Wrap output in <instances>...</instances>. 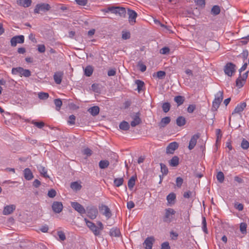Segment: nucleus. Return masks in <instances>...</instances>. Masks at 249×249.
<instances>
[{
    "mask_svg": "<svg viewBox=\"0 0 249 249\" xmlns=\"http://www.w3.org/2000/svg\"><path fill=\"white\" fill-rule=\"evenodd\" d=\"M223 99V91H219L215 95V98L212 103V110L216 111Z\"/></svg>",
    "mask_w": 249,
    "mask_h": 249,
    "instance_id": "nucleus-1",
    "label": "nucleus"
},
{
    "mask_svg": "<svg viewBox=\"0 0 249 249\" xmlns=\"http://www.w3.org/2000/svg\"><path fill=\"white\" fill-rule=\"evenodd\" d=\"M12 73L14 75L19 74L21 77L24 76L25 77H29L31 75V71L29 70L24 69L20 67L13 68Z\"/></svg>",
    "mask_w": 249,
    "mask_h": 249,
    "instance_id": "nucleus-2",
    "label": "nucleus"
},
{
    "mask_svg": "<svg viewBox=\"0 0 249 249\" xmlns=\"http://www.w3.org/2000/svg\"><path fill=\"white\" fill-rule=\"evenodd\" d=\"M176 211L172 208H167L165 210V213L163 216V221L165 223H170L174 218Z\"/></svg>",
    "mask_w": 249,
    "mask_h": 249,
    "instance_id": "nucleus-3",
    "label": "nucleus"
},
{
    "mask_svg": "<svg viewBox=\"0 0 249 249\" xmlns=\"http://www.w3.org/2000/svg\"><path fill=\"white\" fill-rule=\"evenodd\" d=\"M236 66L231 62L228 63L224 67V72L229 76H232L235 72Z\"/></svg>",
    "mask_w": 249,
    "mask_h": 249,
    "instance_id": "nucleus-4",
    "label": "nucleus"
},
{
    "mask_svg": "<svg viewBox=\"0 0 249 249\" xmlns=\"http://www.w3.org/2000/svg\"><path fill=\"white\" fill-rule=\"evenodd\" d=\"M51 7L49 4L41 3L37 4L34 9L35 13H40V12H45L50 10Z\"/></svg>",
    "mask_w": 249,
    "mask_h": 249,
    "instance_id": "nucleus-5",
    "label": "nucleus"
},
{
    "mask_svg": "<svg viewBox=\"0 0 249 249\" xmlns=\"http://www.w3.org/2000/svg\"><path fill=\"white\" fill-rule=\"evenodd\" d=\"M87 215L91 219H94L98 214L97 209L93 206H88L86 208Z\"/></svg>",
    "mask_w": 249,
    "mask_h": 249,
    "instance_id": "nucleus-6",
    "label": "nucleus"
},
{
    "mask_svg": "<svg viewBox=\"0 0 249 249\" xmlns=\"http://www.w3.org/2000/svg\"><path fill=\"white\" fill-rule=\"evenodd\" d=\"M141 113L139 111L136 113H133L131 115V117L133 119L131 121L130 124L131 126L135 127L142 123L141 119L140 118Z\"/></svg>",
    "mask_w": 249,
    "mask_h": 249,
    "instance_id": "nucleus-7",
    "label": "nucleus"
},
{
    "mask_svg": "<svg viewBox=\"0 0 249 249\" xmlns=\"http://www.w3.org/2000/svg\"><path fill=\"white\" fill-rule=\"evenodd\" d=\"M24 41V37L23 35L15 36L10 40L11 45L13 47H15L18 43H23Z\"/></svg>",
    "mask_w": 249,
    "mask_h": 249,
    "instance_id": "nucleus-8",
    "label": "nucleus"
},
{
    "mask_svg": "<svg viewBox=\"0 0 249 249\" xmlns=\"http://www.w3.org/2000/svg\"><path fill=\"white\" fill-rule=\"evenodd\" d=\"M71 207L81 214L86 213V209L84 207L77 202H71Z\"/></svg>",
    "mask_w": 249,
    "mask_h": 249,
    "instance_id": "nucleus-9",
    "label": "nucleus"
},
{
    "mask_svg": "<svg viewBox=\"0 0 249 249\" xmlns=\"http://www.w3.org/2000/svg\"><path fill=\"white\" fill-rule=\"evenodd\" d=\"M127 14L128 15V20L131 25H134L136 22V18L137 17V13L131 9H128Z\"/></svg>",
    "mask_w": 249,
    "mask_h": 249,
    "instance_id": "nucleus-10",
    "label": "nucleus"
},
{
    "mask_svg": "<svg viewBox=\"0 0 249 249\" xmlns=\"http://www.w3.org/2000/svg\"><path fill=\"white\" fill-rule=\"evenodd\" d=\"M84 220L86 223L87 226L93 232L95 236H99V232L95 224L88 220L87 218H85Z\"/></svg>",
    "mask_w": 249,
    "mask_h": 249,
    "instance_id": "nucleus-11",
    "label": "nucleus"
},
{
    "mask_svg": "<svg viewBox=\"0 0 249 249\" xmlns=\"http://www.w3.org/2000/svg\"><path fill=\"white\" fill-rule=\"evenodd\" d=\"M99 209L102 212L103 214L107 218L111 217L112 214L109 208L105 205H102L99 207Z\"/></svg>",
    "mask_w": 249,
    "mask_h": 249,
    "instance_id": "nucleus-12",
    "label": "nucleus"
},
{
    "mask_svg": "<svg viewBox=\"0 0 249 249\" xmlns=\"http://www.w3.org/2000/svg\"><path fill=\"white\" fill-rule=\"evenodd\" d=\"M63 208V204L60 202L54 201L53 203L52 209L53 211L55 213H60L62 211Z\"/></svg>",
    "mask_w": 249,
    "mask_h": 249,
    "instance_id": "nucleus-13",
    "label": "nucleus"
},
{
    "mask_svg": "<svg viewBox=\"0 0 249 249\" xmlns=\"http://www.w3.org/2000/svg\"><path fill=\"white\" fill-rule=\"evenodd\" d=\"M154 241L155 239L153 236L146 238L143 243L145 249H152Z\"/></svg>",
    "mask_w": 249,
    "mask_h": 249,
    "instance_id": "nucleus-14",
    "label": "nucleus"
},
{
    "mask_svg": "<svg viewBox=\"0 0 249 249\" xmlns=\"http://www.w3.org/2000/svg\"><path fill=\"white\" fill-rule=\"evenodd\" d=\"M178 147V144L177 142H171L166 148V153L168 154H173Z\"/></svg>",
    "mask_w": 249,
    "mask_h": 249,
    "instance_id": "nucleus-15",
    "label": "nucleus"
},
{
    "mask_svg": "<svg viewBox=\"0 0 249 249\" xmlns=\"http://www.w3.org/2000/svg\"><path fill=\"white\" fill-rule=\"evenodd\" d=\"M199 137V135L198 134H195L192 137L188 146V148L190 150H192L195 147V145H196L197 140Z\"/></svg>",
    "mask_w": 249,
    "mask_h": 249,
    "instance_id": "nucleus-16",
    "label": "nucleus"
},
{
    "mask_svg": "<svg viewBox=\"0 0 249 249\" xmlns=\"http://www.w3.org/2000/svg\"><path fill=\"white\" fill-rule=\"evenodd\" d=\"M246 106L247 105L246 102H242L239 104H238L235 107L232 114H233L235 113H240L244 110L245 108L246 107Z\"/></svg>",
    "mask_w": 249,
    "mask_h": 249,
    "instance_id": "nucleus-17",
    "label": "nucleus"
},
{
    "mask_svg": "<svg viewBox=\"0 0 249 249\" xmlns=\"http://www.w3.org/2000/svg\"><path fill=\"white\" fill-rule=\"evenodd\" d=\"M63 76V73L61 71L55 72L53 75V79L57 84H60Z\"/></svg>",
    "mask_w": 249,
    "mask_h": 249,
    "instance_id": "nucleus-18",
    "label": "nucleus"
},
{
    "mask_svg": "<svg viewBox=\"0 0 249 249\" xmlns=\"http://www.w3.org/2000/svg\"><path fill=\"white\" fill-rule=\"evenodd\" d=\"M23 175L24 178L27 180H30L34 178V175L31 170L28 168H25L23 171Z\"/></svg>",
    "mask_w": 249,
    "mask_h": 249,
    "instance_id": "nucleus-19",
    "label": "nucleus"
},
{
    "mask_svg": "<svg viewBox=\"0 0 249 249\" xmlns=\"http://www.w3.org/2000/svg\"><path fill=\"white\" fill-rule=\"evenodd\" d=\"M171 118L170 117H164L161 119L160 122L159 123V126L160 128H163L169 124Z\"/></svg>",
    "mask_w": 249,
    "mask_h": 249,
    "instance_id": "nucleus-20",
    "label": "nucleus"
},
{
    "mask_svg": "<svg viewBox=\"0 0 249 249\" xmlns=\"http://www.w3.org/2000/svg\"><path fill=\"white\" fill-rule=\"evenodd\" d=\"M15 209V206L14 205H7L4 208L3 214L4 215H8L11 214Z\"/></svg>",
    "mask_w": 249,
    "mask_h": 249,
    "instance_id": "nucleus-21",
    "label": "nucleus"
},
{
    "mask_svg": "<svg viewBox=\"0 0 249 249\" xmlns=\"http://www.w3.org/2000/svg\"><path fill=\"white\" fill-rule=\"evenodd\" d=\"M37 169L40 175L45 178H49V176L47 174V169L43 166L39 165L37 166Z\"/></svg>",
    "mask_w": 249,
    "mask_h": 249,
    "instance_id": "nucleus-22",
    "label": "nucleus"
},
{
    "mask_svg": "<svg viewBox=\"0 0 249 249\" xmlns=\"http://www.w3.org/2000/svg\"><path fill=\"white\" fill-rule=\"evenodd\" d=\"M32 0H17V4L24 7H28L30 6Z\"/></svg>",
    "mask_w": 249,
    "mask_h": 249,
    "instance_id": "nucleus-23",
    "label": "nucleus"
},
{
    "mask_svg": "<svg viewBox=\"0 0 249 249\" xmlns=\"http://www.w3.org/2000/svg\"><path fill=\"white\" fill-rule=\"evenodd\" d=\"M88 111L91 114V115L95 116L99 114L100 108L98 106H94L89 108Z\"/></svg>",
    "mask_w": 249,
    "mask_h": 249,
    "instance_id": "nucleus-24",
    "label": "nucleus"
},
{
    "mask_svg": "<svg viewBox=\"0 0 249 249\" xmlns=\"http://www.w3.org/2000/svg\"><path fill=\"white\" fill-rule=\"evenodd\" d=\"M176 196L175 194L172 193L169 194L166 197L168 203L171 205L175 203V200L176 199Z\"/></svg>",
    "mask_w": 249,
    "mask_h": 249,
    "instance_id": "nucleus-25",
    "label": "nucleus"
},
{
    "mask_svg": "<svg viewBox=\"0 0 249 249\" xmlns=\"http://www.w3.org/2000/svg\"><path fill=\"white\" fill-rule=\"evenodd\" d=\"M186 122L185 118L183 116H179L176 120V124L178 126H182L185 124Z\"/></svg>",
    "mask_w": 249,
    "mask_h": 249,
    "instance_id": "nucleus-26",
    "label": "nucleus"
},
{
    "mask_svg": "<svg viewBox=\"0 0 249 249\" xmlns=\"http://www.w3.org/2000/svg\"><path fill=\"white\" fill-rule=\"evenodd\" d=\"M169 164L171 166L176 167L178 165L179 158L178 156L173 157L172 159L169 161Z\"/></svg>",
    "mask_w": 249,
    "mask_h": 249,
    "instance_id": "nucleus-27",
    "label": "nucleus"
},
{
    "mask_svg": "<svg viewBox=\"0 0 249 249\" xmlns=\"http://www.w3.org/2000/svg\"><path fill=\"white\" fill-rule=\"evenodd\" d=\"M109 234L111 236L119 237L121 234V232L119 229L118 228H113L110 230Z\"/></svg>",
    "mask_w": 249,
    "mask_h": 249,
    "instance_id": "nucleus-28",
    "label": "nucleus"
},
{
    "mask_svg": "<svg viewBox=\"0 0 249 249\" xmlns=\"http://www.w3.org/2000/svg\"><path fill=\"white\" fill-rule=\"evenodd\" d=\"M135 83L137 86V89L139 92L143 90V88L144 86V83L143 81L140 80H136Z\"/></svg>",
    "mask_w": 249,
    "mask_h": 249,
    "instance_id": "nucleus-29",
    "label": "nucleus"
},
{
    "mask_svg": "<svg viewBox=\"0 0 249 249\" xmlns=\"http://www.w3.org/2000/svg\"><path fill=\"white\" fill-rule=\"evenodd\" d=\"M119 127L121 130L126 131L129 129L130 125L128 122L124 121L120 124Z\"/></svg>",
    "mask_w": 249,
    "mask_h": 249,
    "instance_id": "nucleus-30",
    "label": "nucleus"
},
{
    "mask_svg": "<svg viewBox=\"0 0 249 249\" xmlns=\"http://www.w3.org/2000/svg\"><path fill=\"white\" fill-rule=\"evenodd\" d=\"M93 71V69L91 66H88L84 69V73L85 75L87 76H90Z\"/></svg>",
    "mask_w": 249,
    "mask_h": 249,
    "instance_id": "nucleus-31",
    "label": "nucleus"
},
{
    "mask_svg": "<svg viewBox=\"0 0 249 249\" xmlns=\"http://www.w3.org/2000/svg\"><path fill=\"white\" fill-rule=\"evenodd\" d=\"M136 178V177L132 176L129 179L128 181V187L129 189L131 190L134 186Z\"/></svg>",
    "mask_w": 249,
    "mask_h": 249,
    "instance_id": "nucleus-32",
    "label": "nucleus"
},
{
    "mask_svg": "<svg viewBox=\"0 0 249 249\" xmlns=\"http://www.w3.org/2000/svg\"><path fill=\"white\" fill-rule=\"evenodd\" d=\"M174 101L177 103L178 106H179L184 103V97L180 95L177 96L174 98Z\"/></svg>",
    "mask_w": 249,
    "mask_h": 249,
    "instance_id": "nucleus-33",
    "label": "nucleus"
},
{
    "mask_svg": "<svg viewBox=\"0 0 249 249\" xmlns=\"http://www.w3.org/2000/svg\"><path fill=\"white\" fill-rule=\"evenodd\" d=\"M109 165V162L107 160H101L99 163V166L102 169L107 168Z\"/></svg>",
    "mask_w": 249,
    "mask_h": 249,
    "instance_id": "nucleus-34",
    "label": "nucleus"
},
{
    "mask_svg": "<svg viewBox=\"0 0 249 249\" xmlns=\"http://www.w3.org/2000/svg\"><path fill=\"white\" fill-rule=\"evenodd\" d=\"M245 81V80H243L241 74H240L239 77L236 80V86L240 88L244 86Z\"/></svg>",
    "mask_w": 249,
    "mask_h": 249,
    "instance_id": "nucleus-35",
    "label": "nucleus"
},
{
    "mask_svg": "<svg viewBox=\"0 0 249 249\" xmlns=\"http://www.w3.org/2000/svg\"><path fill=\"white\" fill-rule=\"evenodd\" d=\"M71 187L73 190L78 191L81 189L82 186L77 182L75 181L71 183Z\"/></svg>",
    "mask_w": 249,
    "mask_h": 249,
    "instance_id": "nucleus-36",
    "label": "nucleus"
},
{
    "mask_svg": "<svg viewBox=\"0 0 249 249\" xmlns=\"http://www.w3.org/2000/svg\"><path fill=\"white\" fill-rule=\"evenodd\" d=\"M54 103L55 105V109L56 110L59 111L62 105V102L60 99H56L54 100Z\"/></svg>",
    "mask_w": 249,
    "mask_h": 249,
    "instance_id": "nucleus-37",
    "label": "nucleus"
},
{
    "mask_svg": "<svg viewBox=\"0 0 249 249\" xmlns=\"http://www.w3.org/2000/svg\"><path fill=\"white\" fill-rule=\"evenodd\" d=\"M220 12V8L218 5L213 6L211 10V13L214 15H217Z\"/></svg>",
    "mask_w": 249,
    "mask_h": 249,
    "instance_id": "nucleus-38",
    "label": "nucleus"
},
{
    "mask_svg": "<svg viewBox=\"0 0 249 249\" xmlns=\"http://www.w3.org/2000/svg\"><path fill=\"white\" fill-rule=\"evenodd\" d=\"M171 105L169 103L165 102L162 105V108L164 112H168L170 109Z\"/></svg>",
    "mask_w": 249,
    "mask_h": 249,
    "instance_id": "nucleus-39",
    "label": "nucleus"
},
{
    "mask_svg": "<svg viewBox=\"0 0 249 249\" xmlns=\"http://www.w3.org/2000/svg\"><path fill=\"white\" fill-rule=\"evenodd\" d=\"M124 181V180L123 178H116L114 180V183L116 187H118L123 184Z\"/></svg>",
    "mask_w": 249,
    "mask_h": 249,
    "instance_id": "nucleus-40",
    "label": "nucleus"
},
{
    "mask_svg": "<svg viewBox=\"0 0 249 249\" xmlns=\"http://www.w3.org/2000/svg\"><path fill=\"white\" fill-rule=\"evenodd\" d=\"M161 172L162 173L163 176L166 175L168 173V169L166 166L162 163H160Z\"/></svg>",
    "mask_w": 249,
    "mask_h": 249,
    "instance_id": "nucleus-41",
    "label": "nucleus"
},
{
    "mask_svg": "<svg viewBox=\"0 0 249 249\" xmlns=\"http://www.w3.org/2000/svg\"><path fill=\"white\" fill-rule=\"evenodd\" d=\"M241 147L244 150H247L249 147V142L245 139H243L241 143Z\"/></svg>",
    "mask_w": 249,
    "mask_h": 249,
    "instance_id": "nucleus-42",
    "label": "nucleus"
},
{
    "mask_svg": "<svg viewBox=\"0 0 249 249\" xmlns=\"http://www.w3.org/2000/svg\"><path fill=\"white\" fill-rule=\"evenodd\" d=\"M247 225L246 223H241L240 225V230L242 234L247 233Z\"/></svg>",
    "mask_w": 249,
    "mask_h": 249,
    "instance_id": "nucleus-43",
    "label": "nucleus"
},
{
    "mask_svg": "<svg viewBox=\"0 0 249 249\" xmlns=\"http://www.w3.org/2000/svg\"><path fill=\"white\" fill-rule=\"evenodd\" d=\"M118 14L122 17H124L126 14L125 9L124 7H118Z\"/></svg>",
    "mask_w": 249,
    "mask_h": 249,
    "instance_id": "nucleus-44",
    "label": "nucleus"
},
{
    "mask_svg": "<svg viewBox=\"0 0 249 249\" xmlns=\"http://www.w3.org/2000/svg\"><path fill=\"white\" fill-rule=\"evenodd\" d=\"M216 178L217 180L220 182L222 183L223 182L224 180V175L223 172L220 171L218 172L217 175H216Z\"/></svg>",
    "mask_w": 249,
    "mask_h": 249,
    "instance_id": "nucleus-45",
    "label": "nucleus"
},
{
    "mask_svg": "<svg viewBox=\"0 0 249 249\" xmlns=\"http://www.w3.org/2000/svg\"><path fill=\"white\" fill-rule=\"evenodd\" d=\"M38 98L41 100H46L49 97V94L46 92H39L38 94Z\"/></svg>",
    "mask_w": 249,
    "mask_h": 249,
    "instance_id": "nucleus-46",
    "label": "nucleus"
},
{
    "mask_svg": "<svg viewBox=\"0 0 249 249\" xmlns=\"http://www.w3.org/2000/svg\"><path fill=\"white\" fill-rule=\"evenodd\" d=\"M138 67L139 69V70L142 72H144L146 70V66L143 64L141 61H139L138 63Z\"/></svg>",
    "mask_w": 249,
    "mask_h": 249,
    "instance_id": "nucleus-47",
    "label": "nucleus"
},
{
    "mask_svg": "<svg viewBox=\"0 0 249 249\" xmlns=\"http://www.w3.org/2000/svg\"><path fill=\"white\" fill-rule=\"evenodd\" d=\"M56 192L53 189L50 190L48 192V196L50 198H53L56 196Z\"/></svg>",
    "mask_w": 249,
    "mask_h": 249,
    "instance_id": "nucleus-48",
    "label": "nucleus"
},
{
    "mask_svg": "<svg viewBox=\"0 0 249 249\" xmlns=\"http://www.w3.org/2000/svg\"><path fill=\"white\" fill-rule=\"evenodd\" d=\"M216 142L217 143L219 141H220V140L222 138L221 131L220 129H217L216 130Z\"/></svg>",
    "mask_w": 249,
    "mask_h": 249,
    "instance_id": "nucleus-49",
    "label": "nucleus"
},
{
    "mask_svg": "<svg viewBox=\"0 0 249 249\" xmlns=\"http://www.w3.org/2000/svg\"><path fill=\"white\" fill-rule=\"evenodd\" d=\"M176 185L178 188H180L183 182V179L181 177H178L176 178Z\"/></svg>",
    "mask_w": 249,
    "mask_h": 249,
    "instance_id": "nucleus-50",
    "label": "nucleus"
},
{
    "mask_svg": "<svg viewBox=\"0 0 249 249\" xmlns=\"http://www.w3.org/2000/svg\"><path fill=\"white\" fill-rule=\"evenodd\" d=\"M75 118L76 117L74 115H70L69 117V120L68 121V124L72 125L75 124Z\"/></svg>",
    "mask_w": 249,
    "mask_h": 249,
    "instance_id": "nucleus-51",
    "label": "nucleus"
},
{
    "mask_svg": "<svg viewBox=\"0 0 249 249\" xmlns=\"http://www.w3.org/2000/svg\"><path fill=\"white\" fill-rule=\"evenodd\" d=\"M57 233L60 240L64 241L66 239V235L63 231H58Z\"/></svg>",
    "mask_w": 249,
    "mask_h": 249,
    "instance_id": "nucleus-52",
    "label": "nucleus"
},
{
    "mask_svg": "<svg viewBox=\"0 0 249 249\" xmlns=\"http://www.w3.org/2000/svg\"><path fill=\"white\" fill-rule=\"evenodd\" d=\"M32 123L39 128H42L45 125V124L42 122H37L33 121Z\"/></svg>",
    "mask_w": 249,
    "mask_h": 249,
    "instance_id": "nucleus-53",
    "label": "nucleus"
},
{
    "mask_svg": "<svg viewBox=\"0 0 249 249\" xmlns=\"http://www.w3.org/2000/svg\"><path fill=\"white\" fill-rule=\"evenodd\" d=\"M37 51L40 53H43L45 52L46 47L43 44H39L37 46Z\"/></svg>",
    "mask_w": 249,
    "mask_h": 249,
    "instance_id": "nucleus-54",
    "label": "nucleus"
},
{
    "mask_svg": "<svg viewBox=\"0 0 249 249\" xmlns=\"http://www.w3.org/2000/svg\"><path fill=\"white\" fill-rule=\"evenodd\" d=\"M170 52V49L167 47H165L161 49L160 51V53L162 54H168Z\"/></svg>",
    "mask_w": 249,
    "mask_h": 249,
    "instance_id": "nucleus-55",
    "label": "nucleus"
},
{
    "mask_svg": "<svg viewBox=\"0 0 249 249\" xmlns=\"http://www.w3.org/2000/svg\"><path fill=\"white\" fill-rule=\"evenodd\" d=\"M234 208L238 210L239 211H241L243 210L244 206L242 204L239 203L238 202H236L234 203Z\"/></svg>",
    "mask_w": 249,
    "mask_h": 249,
    "instance_id": "nucleus-56",
    "label": "nucleus"
},
{
    "mask_svg": "<svg viewBox=\"0 0 249 249\" xmlns=\"http://www.w3.org/2000/svg\"><path fill=\"white\" fill-rule=\"evenodd\" d=\"M75 1L80 6H85L88 3V0H75Z\"/></svg>",
    "mask_w": 249,
    "mask_h": 249,
    "instance_id": "nucleus-57",
    "label": "nucleus"
},
{
    "mask_svg": "<svg viewBox=\"0 0 249 249\" xmlns=\"http://www.w3.org/2000/svg\"><path fill=\"white\" fill-rule=\"evenodd\" d=\"M97 224L98 225V226H97V229L99 232V235H100L101 234V231L104 229V226L101 221L97 222Z\"/></svg>",
    "mask_w": 249,
    "mask_h": 249,
    "instance_id": "nucleus-58",
    "label": "nucleus"
},
{
    "mask_svg": "<svg viewBox=\"0 0 249 249\" xmlns=\"http://www.w3.org/2000/svg\"><path fill=\"white\" fill-rule=\"evenodd\" d=\"M196 108L195 105H190L187 108V111L189 113H193Z\"/></svg>",
    "mask_w": 249,
    "mask_h": 249,
    "instance_id": "nucleus-59",
    "label": "nucleus"
},
{
    "mask_svg": "<svg viewBox=\"0 0 249 249\" xmlns=\"http://www.w3.org/2000/svg\"><path fill=\"white\" fill-rule=\"evenodd\" d=\"M83 154L89 157L92 155V152L89 148H87L84 150Z\"/></svg>",
    "mask_w": 249,
    "mask_h": 249,
    "instance_id": "nucleus-60",
    "label": "nucleus"
},
{
    "mask_svg": "<svg viewBox=\"0 0 249 249\" xmlns=\"http://www.w3.org/2000/svg\"><path fill=\"white\" fill-rule=\"evenodd\" d=\"M165 72L164 71H159L157 73V77L160 79H162L165 76Z\"/></svg>",
    "mask_w": 249,
    "mask_h": 249,
    "instance_id": "nucleus-61",
    "label": "nucleus"
},
{
    "mask_svg": "<svg viewBox=\"0 0 249 249\" xmlns=\"http://www.w3.org/2000/svg\"><path fill=\"white\" fill-rule=\"evenodd\" d=\"M161 249H170V247L168 242H163L161 244Z\"/></svg>",
    "mask_w": 249,
    "mask_h": 249,
    "instance_id": "nucleus-62",
    "label": "nucleus"
},
{
    "mask_svg": "<svg viewBox=\"0 0 249 249\" xmlns=\"http://www.w3.org/2000/svg\"><path fill=\"white\" fill-rule=\"evenodd\" d=\"M130 37V34L129 32H123L122 34V38L124 39H127Z\"/></svg>",
    "mask_w": 249,
    "mask_h": 249,
    "instance_id": "nucleus-63",
    "label": "nucleus"
},
{
    "mask_svg": "<svg viewBox=\"0 0 249 249\" xmlns=\"http://www.w3.org/2000/svg\"><path fill=\"white\" fill-rule=\"evenodd\" d=\"M40 185V181L37 179H35L33 182V185L36 188L39 187Z\"/></svg>",
    "mask_w": 249,
    "mask_h": 249,
    "instance_id": "nucleus-64",
    "label": "nucleus"
}]
</instances>
